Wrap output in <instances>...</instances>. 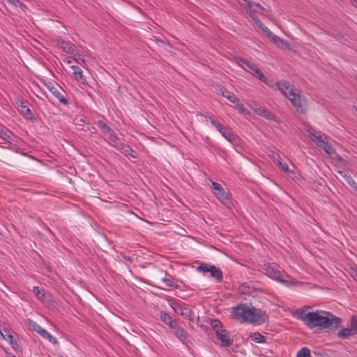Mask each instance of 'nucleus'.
Returning <instances> with one entry per match:
<instances>
[{
    "label": "nucleus",
    "mask_w": 357,
    "mask_h": 357,
    "mask_svg": "<svg viewBox=\"0 0 357 357\" xmlns=\"http://www.w3.org/2000/svg\"><path fill=\"white\" fill-rule=\"evenodd\" d=\"M307 318L310 320L308 327L310 328L319 326L323 328L334 330L339 327L342 321L340 317L330 312L319 310L309 312Z\"/></svg>",
    "instance_id": "f257e3e1"
},
{
    "label": "nucleus",
    "mask_w": 357,
    "mask_h": 357,
    "mask_svg": "<svg viewBox=\"0 0 357 357\" xmlns=\"http://www.w3.org/2000/svg\"><path fill=\"white\" fill-rule=\"evenodd\" d=\"M211 328H213L218 340L220 341L222 347H229L233 344L234 338L229 335V332L223 328L222 324L218 319H208Z\"/></svg>",
    "instance_id": "f03ea898"
},
{
    "label": "nucleus",
    "mask_w": 357,
    "mask_h": 357,
    "mask_svg": "<svg viewBox=\"0 0 357 357\" xmlns=\"http://www.w3.org/2000/svg\"><path fill=\"white\" fill-rule=\"evenodd\" d=\"M262 271L265 275L277 282L285 285H289L290 284L289 279L291 277L285 273H282L279 271L275 266H273L270 263L264 264Z\"/></svg>",
    "instance_id": "7ed1b4c3"
},
{
    "label": "nucleus",
    "mask_w": 357,
    "mask_h": 357,
    "mask_svg": "<svg viewBox=\"0 0 357 357\" xmlns=\"http://www.w3.org/2000/svg\"><path fill=\"white\" fill-rule=\"evenodd\" d=\"M0 137L4 141L2 143L0 142V147L8 149H14L22 140L20 137L16 136L13 132L9 130L5 127L0 126Z\"/></svg>",
    "instance_id": "20e7f679"
},
{
    "label": "nucleus",
    "mask_w": 357,
    "mask_h": 357,
    "mask_svg": "<svg viewBox=\"0 0 357 357\" xmlns=\"http://www.w3.org/2000/svg\"><path fill=\"white\" fill-rule=\"evenodd\" d=\"M306 131L308 137L317 146L323 149L326 153H330L331 146L325 141L326 139L325 135H321L319 131H317L312 127H310Z\"/></svg>",
    "instance_id": "39448f33"
},
{
    "label": "nucleus",
    "mask_w": 357,
    "mask_h": 357,
    "mask_svg": "<svg viewBox=\"0 0 357 357\" xmlns=\"http://www.w3.org/2000/svg\"><path fill=\"white\" fill-rule=\"evenodd\" d=\"M211 185L212 188H213L215 190V195L217 199L222 204L229 206L232 204L231 195L229 192L225 191L220 183H216L215 181L211 182Z\"/></svg>",
    "instance_id": "423d86ee"
},
{
    "label": "nucleus",
    "mask_w": 357,
    "mask_h": 357,
    "mask_svg": "<svg viewBox=\"0 0 357 357\" xmlns=\"http://www.w3.org/2000/svg\"><path fill=\"white\" fill-rule=\"evenodd\" d=\"M250 307L247 304H240L233 307L231 314L233 319L241 322L248 321Z\"/></svg>",
    "instance_id": "0eeeda50"
},
{
    "label": "nucleus",
    "mask_w": 357,
    "mask_h": 357,
    "mask_svg": "<svg viewBox=\"0 0 357 357\" xmlns=\"http://www.w3.org/2000/svg\"><path fill=\"white\" fill-rule=\"evenodd\" d=\"M248 321L249 322L254 323L257 325H261L268 320V315L265 311L261 309L250 307Z\"/></svg>",
    "instance_id": "6e6552de"
},
{
    "label": "nucleus",
    "mask_w": 357,
    "mask_h": 357,
    "mask_svg": "<svg viewBox=\"0 0 357 357\" xmlns=\"http://www.w3.org/2000/svg\"><path fill=\"white\" fill-rule=\"evenodd\" d=\"M169 328L172 331L174 335L183 343H185V342L189 338V335L188 333L181 326V325L178 323L176 320H174L170 325Z\"/></svg>",
    "instance_id": "1a4fd4ad"
},
{
    "label": "nucleus",
    "mask_w": 357,
    "mask_h": 357,
    "mask_svg": "<svg viewBox=\"0 0 357 357\" xmlns=\"http://www.w3.org/2000/svg\"><path fill=\"white\" fill-rule=\"evenodd\" d=\"M45 85L48 89V90L56 98L59 99V102L65 105H69V101L68 98H66L64 94H66V92L63 91H61V86H54L52 83L47 82L45 83Z\"/></svg>",
    "instance_id": "9d476101"
},
{
    "label": "nucleus",
    "mask_w": 357,
    "mask_h": 357,
    "mask_svg": "<svg viewBox=\"0 0 357 357\" xmlns=\"http://www.w3.org/2000/svg\"><path fill=\"white\" fill-rule=\"evenodd\" d=\"M291 102V104L295 107L297 111L305 113V100L304 98H302L298 93L294 91L293 95H290L287 98Z\"/></svg>",
    "instance_id": "9b49d317"
},
{
    "label": "nucleus",
    "mask_w": 357,
    "mask_h": 357,
    "mask_svg": "<svg viewBox=\"0 0 357 357\" xmlns=\"http://www.w3.org/2000/svg\"><path fill=\"white\" fill-rule=\"evenodd\" d=\"M33 292L37 298L44 304L52 305L54 303L52 295L49 293H46L43 288L35 286L33 287Z\"/></svg>",
    "instance_id": "f8f14e48"
},
{
    "label": "nucleus",
    "mask_w": 357,
    "mask_h": 357,
    "mask_svg": "<svg viewBox=\"0 0 357 357\" xmlns=\"http://www.w3.org/2000/svg\"><path fill=\"white\" fill-rule=\"evenodd\" d=\"M276 85L278 89L286 98H288L290 95H293V93L297 91L294 85L291 84L289 81H278Z\"/></svg>",
    "instance_id": "ddd939ff"
},
{
    "label": "nucleus",
    "mask_w": 357,
    "mask_h": 357,
    "mask_svg": "<svg viewBox=\"0 0 357 357\" xmlns=\"http://www.w3.org/2000/svg\"><path fill=\"white\" fill-rule=\"evenodd\" d=\"M29 102L26 100H20V112L22 114L26 119L31 120L33 121L36 120V117L33 115L31 110L29 109Z\"/></svg>",
    "instance_id": "4468645a"
},
{
    "label": "nucleus",
    "mask_w": 357,
    "mask_h": 357,
    "mask_svg": "<svg viewBox=\"0 0 357 357\" xmlns=\"http://www.w3.org/2000/svg\"><path fill=\"white\" fill-rule=\"evenodd\" d=\"M209 268L211 269L208 271V273H210V276L215 279L217 282H222L223 279V275L221 269L214 265H211Z\"/></svg>",
    "instance_id": "2eb2a0df"
},
{
    "label": "nucleus",
    "mask_w": 357,
    "mask_h": 357,
    "mask_svg": "<svg viewBox=\"0 0 357 357\" xmlns=\"http://www.w3.org/2000/svg\"><path fill=\"white\" fill-rule=\"evenodd\" d=\"M256 112L258 115L261 116L266 118V119L272 120L274 121H278V117L273 112H271L263 107L257 108L256 110Z\"/></svg>",
    "instance_id": "dca6fc26"
},
{
    "label": "nucleus",
    "mask_w": 357,
    "mask_h": 357,
    "mask_svg": "<svg viewBox=\"0 0 357 357\" xmlns=\"http://www.w3.org/2000/svg\"><path fill=\"white\" fill-rule=\"evenodd\" d=\"M251 74L266 85L271 86L272 82L257 67L254 71L251 72Z\"/></svg>",
    "instance_id": "f3484780"
},
{
    "label": "nucleus",
    "mask_w": 357,
    "mask_h": 357,
    "mask_svg": "<svg viewBox=\"0 0 357 357\" xmlns=\"http://www.w3.org/2000/svg\"><path fill=\"white\" fill-rule=\"evenodd\" d=\"M118 151H121L126 156L130 155L133 158H137L136 152L128 144L122 143L120 144Z\"/></svg>",
    "instance_id": "a211bd4d"
},
{
    "label": "nucleus",
    "mask_w": 357,
    "mask_h": 357,
    "mask_svg": "<svg viewBox=\"0 0 357 357\" xmlns=\"http://www.w3.org/2000/svg\"><path fill=\"white\" fill-rule=\"evenodd\" d=\"M58 44L65 52L74 54L75 46L70 42L61 39L58 40Z\"/></svg>",
    "instance_id": "6ab92c4d"
},
{
    "label": "nucleus",
    "mask_w": 357,
    "mask_h": 357,
    "mask_svg": "<svg viewBox=\"0 0 357 357\" xmlns=\"http://www.w3.org/2000/svg\"><path fill=\"white\" fill-rule=\"evenodd\" d=\"M220 91L222 96L226 98L231 102L236 103L239 102L238 98L232 92L228 91L226 89H221Z\"/></svg>",
    "instance_id": "aec40b11"
},
{
    "label": "nucleus",
    "mask_w": 357,
    "mask_h": 357,
    "mask_svg": "<svg viewBox=\"0 0 357 357\" xmlns=\"http://www.w3.org/2000/svg\"><path fill=\"white\" fill-rule=\"evenodd\" d=\"M309 312H305L303 310L298 309L295 312L296 318L302 321L307 327H309L310 320L307 318Z\"/></svg>",
    "instance_id": "412c9836"
},
{
    "label": "nucleus",
    "mask_w": 357,
    "mask_h": 357,
    "mask_svg": "<svg viewBox=\"0 0 357 357\" xmlns=\"http://www.w3.org/2000/svg\"><path fill=\"white\" fill-rule=\"evenodd\" d=\"M108 133L109 134V139L110 140L111 145L118 150L119 147L120 146V144H122L120 142L119 138L117 137L116 134L114 132V130H112Z\"/></svg>",
    "instance_id": "4be33fe9"
},
{
    "label": "nucleus",
    "mask_w": 357,
    "mask_h": 357,
    "mask_svg": "<svg viewBox=\"0 0 357 357\" xmlns=\"http://www.w3.org/2000/svg\"><path fill=\"white\" fill-rule=\"evenodd\" d=\"M220 132L229 142H236L237 138L236 135L231 132L227 128L225 127Z\"/></svg>",
    "instance_id": "5701e85b"
},
{
    "label": "nucleus",
    "mask_w": 357,
    "mask_h": 357,
    "mask_svg": "<svg viewBox=\"0 0 357 357\" xmlns=\"http://www.w3.org/2000/svg\"><path fill=\"white\" fill-rule=\"evenodd\" d=\"M161 281L164 282L168 287L174 289L178 288V285L174 282V278L169 274L167 275V277L161 278Z\"/></svg>",
    "instance_id": "b1692460"
},
{
    "label": "nucleus",
    "mask_w": 357,
    "mask_h": 357,
    "mask_svg": "<svg viewBox=\"0 0 357 357\" xmlns=\"http://www.w3.org/2000/svg\"><path fill=\"white\" fill-rule=\"evenodd\" d=\"M354 335L356 334L353 332L352 328H350L349 327L342 328L337 334V337L341 339H347L350 336Z\"/></svg>",
    "instance_id": "393cba45"
},
{
    "label": "nucleus",
    "mask_w": 357,
    "mask_h": 357,
    "mask_svg": "<svg viewBox=\"0 0 357 357\" xmlns=\"http://www.w3.org/2000/svg\"><path fill=\"white\" fill-rule=\"evenodd\" d=\"M179 308L181 310V314L182 316L187 318L189 321H194V317H192L193 313L191 309L184 305L179 306Z\"/></svg>",
    "instance_id": "a878e982"
},
{
    "label": "nucleus",
    "mask_w": 357,
    "mask_h": 357,
    "mask_svg": "<svg viewBox=\"0 0 357 357\" xmlns=\"http://www.w3.org/2000/svg\"><path fill=\"white\" fill-rule=\"evenodd\" d=\"M338 173L344 178V180L356 190L357 191V183L352 178L351 175L344 173L342 171H338Z\"/></svg>",
    "instance_id": "bb28decb"
},
{
    "label": "nucleus",
    "mask_w": 357,
    "mask_h": 357,
    "mask_svg": "<svg viewBox=\"0 0 357 357\" xmlns=\"http://www.w3.org/2000/svg\"><path fill=\"white\" fill-rule=\"evenodd\" d=\"M41 337L45 339H47L50 342L54 344H58L59 342L56 337L52 335L47 331L43 329L42 332L39 334Z\"/></svg>",
    "instance_id": "cd10ccee"
},
{
    "label": "nucleus",
    "mask_w": 357,
    "mask_h": 357,
    "mask_svg": "<svg viewBox=\"0 0 357 357\" xmlns=\"http://www.w3.org/2000/svg\"><path fill=\"white\" fill-rule=\"evenodd\" d=\"M250 337L256 343L266 342V337L258 332L251 333Z\"/></svg>",
    "instance_id": "c85d7f7f"
},
{
    "label": "nucleus",
    "mask_w": 357,
    "mask_h": 357,
    "mask_svg": "<svg viewBox=\"0 0 357 357\" xmlns=\"http://www.w3.org/2000/svg\"><path fill=\"white\" fill-rule=\"evenodd\" d=\"M70 68L73 70V75H75V78L76 80L79 81L83 80L84 79L82 70L79 66H71Z\"/></svg>",
    "instance_id": "c756f323"
},
{
    "label": "nucleus",
    "mask_w": 357,
    "mask_h": 357,
    "mask_svg": "<svg viewBox=\"0 0 357 357\" xmlns=\"http://www.w3.org/2000/svg\"><path fill=\"white\" fill-rule=\"evenodd\" d=\"M160 320L168 326L173 322L175 319H172V317L167 313L166 312L162 311L160 315Z\"/></svg>",
    "instance_id": "7c9ffc66"
},
{
    "label": "nucleus",
    "mask_w": 357,
    "mask_h": 357,
    "mask_svg": "<svg viewBox=\"0 0 357 357\" xmlns=\"http://www.w3.org/2000/svg\"><path fill=\"white\" fill-rule=\"evenodd\" d=\"M277 156V164L279 166V167L284 172L286 173H294V172L290 171L288 165L286 162H283L282 160L280 155H276Z\"/></svg>",
    "instance_id": "2f4dec72"
},
{
    "label": "nucleus",
    "mask_w": 357,
    "mask_h": 357,
    "mask_svg": "<svg viewBox=\"0 0 357 357\" xmlns=\"http://www.w3.org/2000/svg\"><path fill=\"white\" fill-rule=\"evenodd\" d=\"M29 326L31 327V328L40 334L42 331L44 329L43 327H41L39 324H38L36 321L29 319L28 320Z\"/></svg>",
    "instance_id": "473e14b6"
},
{
    "label": "nucleus",
    "mask_w": 357,
    "mask_h": 357,
    "mask_svg": "<svg viewBox=\"0 0 357 357\" xmlns=\"http://www.w3.org/2000/svg\"><path fill=\"white\" fill-rule=\"evenodd\" d=\"M29 326L31 327V328L40 334L42 331L44 329L43 327H41L39 324H38L36 321L29 319L28 320Z\"/></svg>",
    "instance_id": "72a5a7b5"
},
{
    "label": "nucleus",
    "mask_w": 357,
    "mask_h": 357,
    "mask_svg": "<svg viewBox=\"0 0 357 357\" xmlns=\"http://www.w3.org/2000/svg\"><path fill=\"white\" fill-rule=\"evenodd\" d=\"M96 124L102 129L104 133H108L112 131V128L102 120L99 119L97 121Z\"/></svg>",
    "instance_id": "f704fd0d"
},
{
    "label": "nucleus",
    "mask_w": 357,
    "mask_h": 357,
    "mask_svg": "<svg viewBox=\"0 0 357 357\" xmlns=\"http://www.w3.org/2000/svg\"><path fill=\"white\" fill-rule=\"evenodd\" d=\"M296 357H311L310 350L307 347H302L297 352Z\"/></svg>",
    "instance_id": "c9c22d12"
},
{
    "label": "nucleus",
    "mask_w": 357,
    "mask_h": 357,
    "mask_svg": "<svg viewBox=\"0 0 357 357\" xmlns=\"http://www.w3.org/2000/svg\"><path fill=\"white\" fill-rule=\"evenodd\" d=\"M211 266V265H210V264H208L206 263H202L196 268V271L199 273H202L204 274V273H208V271L211 270L209 268V267Z\"/></svg>",
    "instance_id": "e433bc0d"
},
{
    "label": "nucleus",
    "mask_w": 357,
    "mask_h": 357,
    "mask_svg": "<svg viewBox=\"0 0 357 357\" xmlns=\"http://www.w3.org/2000/svg\"><path fill=\"white\" fill-rule=\"evenodd\" d=\"M350 328H352L353 332L356 335L357 334V316L353 315L351 318V324L349 326Z\"/></svg>",
    "instance_id": "4c0bfd02"
},
{
    "label": "nucleus",
    "mask_w": 357,
    "mask_h": 357,
    "mask_svg": "<svg viewBox=\"0 0 357 357\" xmlns=\"http://www.w3.org/2000/svg\"><path fill=\"white\" fill-rule=\"evenodd\" d=\"M209 119L211 121V123L220 132L223 128H225L220 122L215 121L213 118L211 116H209Z\"/></svg>",
    "instance_id": "58836bf2"
},
{
    "label": "nucleus",
    "mask_w": 357,
    "mask_h": 357,
    "mask_svg": "<svg viewBox=\"0 0 357 357\" xmlns=\"http://www.w3.org/2000/svg\"><path fill=\"white\" fill-rule=\"evenodd\" d=\"M240 61L243 63L245 64L249 69H250L252 71L255 70V69L257 68V66L253 63H251L250 61H248L247 59H243V58H241L240 59Z\"/></svg>",
    "instance_id": "ea45409f"
},
{
    "label": "nucleus",
    "mask_w": 357,
    "mask_h": 357,
    "mask_svg": "<svg viewBox=\"0 0 357 357\" xmlns=\"http://www.w3.org/2000/svg\"><path fill=\"white\" fill-rule=\"evenodd\" d=\"M196 324H197V326L199 327H200L202 329V331H204L206 333H208V331L210 330L209 327H208L207 326H205L204 324L200 322V317H197V319H196Z\"/></svg>",
    "instance_id": "a19ab883"
},
{
    "label": "nucleus",
    "mask_w": 357,
    "mask_h": 357,
    "mask_svg": "<svg viewBox=\"0 0 357 357\" xmlns=\"http://www.w3.org/2000/svg\"><path fill=\"white\" fill-rule=\"evenodd\" d=\"M270 38L275 44H278L279 42L282 43V44H284V43H287L286 40L280 38L279 36L274 35L273 33L271 38Z\"/></svg>",
    "instance_id": "79ce46f5"
},
{
    "label": "nucleus",
    "mask_w": 357,
    "mask_h": 357,
    "mask_svg": "<svg viewBox=\"0 0 357 357\" xmlns=\"http://www.w3.org/2000/svg\"><path fill=\"white\" fill-rule=\"evenodd\" d=\"M10 344L15 351H21V347L18 344L16 340H13L12 342H10Z\"/></svg>",
    "instance_id": "37998d69"
},
{
    "label": "nucleus",
    "mask_w": 357,
    "mask_h": 357,
    "mask_svg": "<svg viewBox=\"0 0 357 357\" xmlns=\"http://www.w3.org/2000/svg\"><path fill=\"white\" fill-rule=\"evenodd\" d=\"M237 103V109H238V111L241 113V114H245L247 112V109H245V107H244V105L242 104V103H239L238 102H236Z\"/></svg>",
    "instance_id": "c03bdc74"
},
{
    "label": "nucleus",
    "mask_w": 357,
    "mask_h": 357,
    "mask_svg": "<svg viewBox=\"0 0 357 357\" xmlns=\"http://www.w3.org/2000/svg\"><path fill=\"white\" fill-rule=\"evenodd\" d=\"M75 56H77V57L75 59V61L79 63V64H84L85 63V60L83 57H82V56L79 54H75Z\"/></svg>",
    "instance_id": "a18cd8bd"
},
{
    "label": "nucleus",
    "mask_w": 357,
    "mask_h": 357,
    "mask_svg": "<svg viewBox=\"0 0 357 357\" xmlns=\"http://www.w3.org/2000/svg\"><path fill=\"white\" fill-rule=\"evenodd\" d=\"M4 332H5V333L8 332L7 337H6V336H5L4 340H6L8 341V342H9V343H10V342H12L13 340H14V339H13V336L10 334V331H9L8 329L5 328V329H4Z\"/></svg>",
    "instance_id": "49530a36"
},
{
    "label": "nucleus",
    "mask_w": 357,
    "mask_h": 357,
    "mask_svg": "<svg viewBox=\"0 0 357 357\" xmlns=\"http://www.w3.org/2000/svg\"><path fill=\"white\" fill-rule=\"evenodd\" d=\"M262 31L264 33H266L267 37L271 38L273 33L270 31V29L267 26H264V27H262Z\"/></svg>",
    "instance_id": "de8ad7c7"
},
{
    "label": "nucleus",
    "mask_w": 357,
    "mask_h": 357,
    "mask_svg": "<svg viewBox=\"0 0 357 357\" xmlns=\"http://www.w3.org/2000/svg\"><path fill=\"white\" fill-rule=\"evenodd\" d=\"M123 258L129 262H133L134 261V258L132 256L123 255Z\"/></svg>",
    "instance_id": "09e8293b"
},
{
    "label": "nucleus",
    "mask_w": 357,
    "mask_h": 357,
    "mask_svg": "<svg viewBox=\"0 0 357 357\" xmlns=\"http://www.w3.org/2000/svg\"><path fill=\"white\" fill-rule=\"evenodd\" d=\"M255 6L256 7L259 8L261 11L264 10V8L261 6L259 3H255L252 1V6Z\"/></svg>",
    "instance_id": "8fccbe9b"
},
{
    "label": "nucleus",
    "mask_w": 357,
    "mask_h": 357,
    "mask_svg": "<svg viewBox=\"0 0 357 357\" xmlns=\"http://www.w3.org/2000/svg\"><path fill=\"white\" fill-rule=\"evenodd\" d=\"M276 155H280L278 153L272 152V154L270 155L272 158V159L277 162V156Z\"/></svg>",
    "instance_id": "3c124183"
},
{
    "label": "nucleus",
    "mask_w": 357,
    "mask_h": 357,
    "mask_svg": "<svg viewBox=\"0 0 357 357\" xmlns=\"http://www.w3.org/2000/svg\"><path fill=\"white\" fill-rule=\"evenodd\" d=\"M249 7L252 6V1L251 0H243Z\"/></svg>",
    "instance_id": "603ef678"
},
{
    "label": "nucleus",
    "mask_w": 357,
    "mask_h": 357,
    "mask_svg": "<svg viewBox=\"0 0 357 357\" xmlns=\"http://www.w3.org/2000/svg\"><path fill=\"white\" fill-rule=\"evenodd\" d=\"M257 24L258 25L259 27H260L261 29H262V27H264V26H265L261 22L259 21V22H257Z\"/></svg>",
    "instance_id": "864d4df0"
},
{
    "label": "nucleus",
    "mask_w": 357,
    "mask_h": 357,
    "mask_svg": "<svg viewBox=\"0 0 357 357\" xmlns=\"http://www.w3.org/2000/svg\"><path fill=\"white\" fill-rule=\"evenodd\" d=\"M257 24L258 25L259 27H260L261 29H262V27H264V26H265L261 22L259 21V22H257Z\"/></svg>",
    "instance_id": "5fc2aeb1"
},
{
    "label": "nucleus",
    "mask_w": 357,
    "mask_h": 357,
    "mask_svg": "<svg viewBox=\"0 0 357 357\" xmlns=\"http://www.w3.org/2000/svg\"><path fill=\"white\" fill-rule=\"evenodd\" d=\"M5 336L3 333L2 332V331H0V337H1L2 339H4L5 338Z\"/></svg>",
    "instance_id": "6e6d98bb"
},
{
    "label": "nucleus",
    "mask_w": 357,
    "mask_h": 357,
    "mask_svg": "<svg viewBox=\"0 0 357 357\" xmlns=\"http://www.w3.org/2000/svg\"><path fill=\"white\" fill-rule=\"evenodd\" d=\"M354 278V280L357 281V271L355 273Z\"/></svg>",
    "instance_id": "4d7b16f0"
},
{
    "label": "nucleus",
    "mask_w": 357,
    "mask_h": 357,
    "mask_svg": "<svg viewBox=\"0 0 357 357\" xmlns=\"http://www.w3.org/2000/svg\"><path fill=\"white\" fill-rule=\"evenodd\" d=\"M8 357H16V356L12 354H9Z\"/></svg>",
    "instance_id": "13d9d810"
},
{
    "label": "nucleus",
    "mask_w": 357,
    "mask_h": 357,
    "mask_svg": "<svg viewBox=\"0 0 357 357\" xmlns=\"http://www.w3.org/2000/svg\"><path fill=\"white\" fill-rule=\"evenodd\" d=\"M66 62H67L68 63H71V61H70V60H68Z\"/></svg>",
    "instance_id": "bf43d9fd"
},
{
    "label": "nucleus",
    "mask_w": 357,
    "mask_h": 357,
    "mask_svg": "<svg viewBox=\"0 0 357 357\" xmlns=\"http://www.w3.org/2000/svg\"><path fill=\"white\" fill-rule=\"evenodd\" d=\"M244 287H245V286H244V285H243V286L241 287L242 291H243V289H244Z\"/></svg>",
    "instance_id": "052dcab7"
},
{
    "label": "nucleus",
    "mask_w": 357,
    "mask_h": 357,
    "mask_svg": "<svg viewBox=\"0 0 357 357\" xmlns=\"http://www.w3.org/2000/svg\"><path fill=\"white\" fill-rule=\"evenodd\" d=\"M7 335H8V332L5 333L4 335H6V337H7Z\"/></svg>",
    "instance_id": "680f3d73"
},
{
    "label": "nucleus",
    "mask_w": 357,
    "mask_h": 357,
    "mask_svg": "<svg viewBox=\"0 0 357 357\" xmlns=\"http://www.w3.org/2000/svg\"><path fill=\"white\" fill-rule=\"evenodd\" d=\"M356 110L357 111V109H356Z\"/></svg>",
    "instance_id": "e2e57ef3"
},
{
    "label": "nucleus",
    "mask_w": 357,
    "mask_h": 357,
    "mask_svg": "<svg viewBox=\"0 0 357 357\" xmlns=\"http://www.w3.org/2000/svg\"><path fill=\"white\" fill-rule=\"evenodd\" d=\"M61 357H63V356H61Z\"/></svg>",
    "instance_id": "0e129e2a"
}]
</instances>
